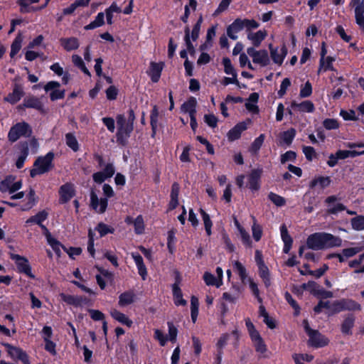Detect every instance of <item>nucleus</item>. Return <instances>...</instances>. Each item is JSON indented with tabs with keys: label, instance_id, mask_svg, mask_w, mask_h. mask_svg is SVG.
<instances>
[{
	"label": "nucleus",
	"instance_id": "1",
	"mask_svg": "<svg viewBox=\"0 0 364 364\" xmlns=\"http://www.w3.org/2000/svg\"><path fill=\"white\" fill-rule=\"evenodd\" d=\"M342 245V239L331 233L318 232L311 234L306 239V246L313 250H321Z\"/></svg>",
	"mask_w": 364,
	"mask_h": 364
},
{
	"label": "nucleus",
	"instance_id": "2",
	"mask_svg": "<svg viewBox=\"0 0 364 364\" xmlns=\"http://www.w3.org/2000/svg\"><path fill=\"white\" fill-rule=\"evenodd\" d=\"M104 197L98 198L94 191L90 192V208L99 214L104 213L108 206V199L114 196L115 193L112 187L107 183L102 186Z\"/></svg>",
	"mask_w": 364,
	"mask_h": 364
},
{
	"label": "nucleus",
	"instance_id": "3",
	"mask_svg": "<svg viewBox=\"0 0 364 364\" xmlns=\"http://www.w3.org/2000/svg\"><path fill=\"white\" fill-rule=\"evenodd\" d=\"M303 327L305 333L307 334L309 339L307 344L309 346L314 348H321L327 346L330 340L324 335H323L318 330L312 329L307 319H304Z\"/></svg>",
	"mask_w": 364,
	"mask_h": 364
},
{
	"label": "nucleus",
	"instance_id": "4",
	"mask_svg": "<svg viewBox=\"0 0 364 364\" xmlns=\"http://www.w3.org/2000/svg\"><path fill=\"white\" fill-rule=\"evenodd\" d=\"M54 153L48 152L45 156H38L33 163L34 168L30 170V176L34 178L50 171L53 167Z\"/></svg>",
	"mask_w": 364,
	"mask_h": 364
},
{
	"label": "nucleus",
	"instance_id": "5",
	"mask_svg": "<svg viewBox=\"0 0 364 364\" xmlns=\"http://www.w3.org/2000/svg\"><path fill=\"white\" fill-rule=\"evenodd\" d=\"M259 24L254 19H241L240 18H236L231 24L227 28V35L232 40H236L237 36L236 33L246 28L247 30L251 28H258Z\"/></svg>",
	"mask_w": 364,
	"mask_h": 364
},
{
	"label": "nucleus",
	"instance_id": "6",
	"mask_svg": "<svg viewBox=\"0 0 364 364\" xmlns=\"http://www.w3.org/2000/svg\"><path fill=\"white\" fill-rule=\"evenodd\" d=\"M33 134L31 125L25 122H19L10 128L7 138L11 143L17 141L21 137L29 138Z\"/></svg>",
	"mask_w": 364,
	"mask_h": 364
},
{
	"label": "nucleus",
	"instance_id": "7",
	"mask_svg": "<svg viewBox=\"0 0 364 364\" xmlns=\"http://www.w3.org/2000/svg\"><path fill=\"white\" fill-rule=\"evenodd\" d=\"M245 326L255 351L260 354L265 353L267 351V346L250 318H247L245 319Z\"/></svg>",
	"mask_w": 364,
	"mask_h": 364
},
{
	"label": "nucleus",
	"instance_id": "8",
	"mask_svg": "<svg viewBox=\"0 0 364 364\" xmlns=\"http://www.w3.org/2000/svg\"><path fill=\"white\" fill-rule=\"evenodd\" d=\"M10 258L15 262L17 272L19 274H23L30 279H35V275L32 273V268L28 259L20 255L10 254Z\"/></svg>",
	"mask_w": 364,
	"mask_h": 364
},
{
	"label": "nucleus",
	"instance_id": "9",
	"mask_svg": "<svg viewBox=\"0 0 364 364\" xmlns=\"http://www.w3.org/2000/svg\"><path fill=\"white\" fill-rule=\"evenodd\" d=\"M247 53L252 57L254 63L261 67H266L270 63L268 52L265 49L257 50L254 47H250L247 49Z\"/></svg>",
	"mask_w": 364,
	"mask_h": 364
},
{
	"label": "nucleus",
	"instance_id": "10",
	"mask_svg": "<svg viewBox=\"0 0 364 364\" xmlns=\"http://www.w3.org/2000/svg\"><path fill=\"white\" fill-rule=\"evenodd\" d=\"M361 306L355 301L350 299H343L333 302V313H339L343 311H360Z\"/></svg>",
	"mask_w": 364,
	"mask_h": 364
},
{
	"label": "nucleus",
	"instance_id": "11",
	"mask_svg": "<svg viewBox=\"0 0 364 364\" xmlns=\"http://www.w3.org/2000/svg\"><path fill=\"white\" fill-rule=\"evenodd\" d=\"M263 173L262 168H257L251 170L247 176V186L252 192H257L261 188V178Z\"/></svg>",
	"mask_w": 364,
	"mask_h": 364
},
{
	"label": "nucleus",
	"instance_id": "12",
	"mask_svg": "<svg viewBox=\"0 0 364 364\" xmlns=\"http://www.w3.org/2000/svg\"><path fill=\"white\" fill-rule=\"evenodd\" d=\"M58 193L60 204L68 203L76 194L75 185L71 182L64 183L59 188Z\"/></svg>",
	"mask_w": 364,
	"mask_h": 364
},
{
	"label": "nucleus",
	"instance_id": "13",
	"mask_svg": "<svg viewBox=\"0 0 364 364\" xmlns=\"http://www.w3.org/2000/svg\"><path fill=\"white\" fill-rule=\"evenodd\" d=\"M3 346L6 348L7 353L11 358L18 359L23 364H30L28 355L23 349L8 343H3Z\"/></svg>",
	"mask_w": 364,
	"mask_h": 364
},
{
	"label": "nucleus",
	"instance_id": "14",
	"mask_svg": "<svg viewBox=\"0 0 364 364\" xmlns=\"http://www.w3.org/2000/svg\"><path fill=\"white\" fill-rule=\"evenodd\" d=\"M181 278L178 272H176L175 283L172 284V293L173 297L174 304L178 306H186L187 304L186 300L183 298V293L179 287Z\"/></svg>",
	"mask_w": 364,
	"mask_h": 364
},
{
	"label": "nucleus",
	"instance_id": "15",
	"mask_svg": "<svg viewBox=\"0 0 364 364\" xmlns=\"http://www.w3.org/2000/svg\"><path fill=\"white\" fill-rule=\"evenodd\" d=\"M133 129L134 127L132 124H127L126 127H118L116 133L117 144L123 146H126Z\"/></svg>",
	"mask_w": 364,
	"mask_h": 364
},
{
	"label": "nucleus",
	"instance_id": "16",
	"mask_svg": "<svg viewBox=\"0 0 364 364\" xmlns=\"http://www.w3.org/2000/svg\"><path fill=\"white\" fill-rule=\"evenodd\" d=\"M24 95L25 92L22 85L19 83H14L13 85L12 92L4 97V101L10 103L11 105H15L20 101Z\"/></svg>",
	"mask_w": 364,
	"mask_h": 364
},
{
	"label": "nucleus",
	"instance_id": "17",
	"mask_svg": "<svg viewBox=\"0 0 364 364\" xmlns=\"http://www.w3.org/2000/svg\"><path fill=\"white\" fill-rule=\"evenodd\" d=\"M60 296L64 302L75 307L81 306L82 304H87L89 302V299L83 296H74L63 293L60 294Z\"/></svg>",
	"mask_w": 364,
	"mask_h": 364
},
{
	"label": "nucleus",
	"instance_id": "18",
	"mask_svg": "<svg viewBox=\"0 0 364 364\" xmlns=\"http://www.w3.org/2000/svg\"><path fill=\"white\" fill-rule=\"evenodd\" d=\"M247 129V125L245 122H240L236 124L227 134L228 141H233L239 139L241 137L242 132L245 131Z\"/></svg>",
	"mask_w": 364,
	"mask_h": 364
},
{
	"label": "nucleus",
	"instance_id": "19",
	"mask_svg": "<svg viewBox=\"0 0 364 364\" xmlns=\"http://www.w3.org/2000/svg\"><path fill=\"white\" fill-rule=\"evenodd\" d=\"M26 203L23 204L20 208L21 211H28L38 203L39 198L36 196L35 190L31 187L29 188V191L26 195Z\"/></svg>",
	"mask_w": 364,
	"mask_h": 364
},
{
	"label": "nucleus",
	"instance_id": "20",
	"mask_svg": "<svg viewBox=\"0 0 364 364\" xmlns=\"http://www.w3.org/2000/svg\"><path fill=\"white\" fill-rule=\"evenodd\" d=\"M23 106L27 108H32L44 113L43 104L39 98L36 96H29L23 99Z\"/></svg>",
	"mask_w": 364,
	"mask_h": 364
},
{
	"label": "nucleus",
	"instance_id": "21",
	"mask_svg": "<svg viewBox=\"0 0 364 364\" xmlns=\"http://www.w3.org/2000/svg\"><path fill=\"white\" fill-rule=\"evenodd\" d=\"M281 237L284 242L283 252L288 254L292 247L293 239L289 234L287 228L284 224L280 226Z\"/></svg>",
	"mask_w": 364,
	"mask_h": 364
},
{
	"label": "nucleus",
	"instance_id": "22",
	"mask_svg": "<svg viewBox=\"0 0 364 364\" xmlns=\"http://www.w3.org/2000/svg\"><path fill=\"white\" fill-rule=\"evenodd\" d=\"M269 48L270 50L271 58L274 63L276 64L282 65L287 54V49L286 46H283L281 48V54L278 53V48H274L272 44L269 45Z\"/></svg>",
	"mask_w": 364,
	"mask_h": 364
},
{
	"label": "nucleus",
	"instance_id": "23",
	"mask_svg": "<svg viewBox=\"0 0 364 364\" xmlns=\"http://www.w3.org/2000/svg\"><path fill=\"white\" fill-rule=\"evenodd\" d=\"M136 300V294L134 291L128 290L120 294L119 296L118 305L119 307H125L132 304Z\"/></svg>",
	"mask_w": 364,
	"mask_h": 364
},
{
	"label": "nucleus",
	"instance_id": "24",
	"mask_svg": "<svg viewBox=\"0 0 364 364\" xmlns=\"http://www.w3.org/2000/svg\"><path fill=\"white\" fill-rule=\"evenodd\" d=\"M355 317L353 314H348L344 318L341 326V331L344 335H352L351 329L353 328L355 324Z\"/></svg>",
	"mask_w": 364,
	"mask_h": 364
},
{
	"label": "nucleus",
	"instance_id": "25",
	"mask_svg": "<svg viewBox=\"0 0 364 364\" xmlns=\"http://www.w3.org/2000/svg\"><path fill=\"white\" fill-rule=\"evenodd\" d=\"M159 112L157 105H154L150 113V125L151 128V136L154 138L159 127Z\"/></svg>",
	"mask_w": 364,
	"mask_h": 364
},
{
	"label": "nucleus",
	"instance_id": "26",
	"mask_svg": "<svg viewBox=\"0 0 364 364\" xmlns=\"http://www.w3.org/2000/svg\"><path fill=\"white\" fill-rule=\"evenodd\" d=\"M162 70L163 63H158L155 62H151L150 63V70L148 75L153 82L156 83L159 81Z\"/></svg>",
	"mask_w": 364,
	"mask_h": 364
},
{
	"label": "nucleus",
	"instance_id": "27",
	"mask_svg": "<svg viewBox=\"0 0 364 364\" xmlns=\"http://www.w3.org/2000/svg\"><path fill=\"white\" fill-rule=\"evenodd\" d=\"M291 107L293 109H298L302 112L311 113L315 110L314 103L310 100H305L301 103H297L296 101H293L291 103Z\"/></svg>",
	"mask_w": 364,
	"mask_h": 364
},
{
	"label": "nucleus",
	"instance_id": "28",
	"mask_svg": "<svg viewBox=\"0 0 364 364\" xmlns=\"http://www.w3.org/2000/svg\"><path fill=\"white\" fill-rule=\"evenodd\" d=\"M48 218V212L46 210L38 212L36 215L31 216L26 221V224H36L38 226L43 225V222Z\"/></svg>",
	"mask_w": 364,
	"mask_h": 364
},
{
	"label": "nucleus",
	"instance_id": "29",
	"mask_svg": "<svg viewBox=\"0 0 364 364\" xmlns=\"http://www.w3.org/2000/svg\"><path fill=\"white\" fill-rule=\"evenodd\" d=\"M61 46L66 51H71L79 48V41L75 37L62 38L60 40Z\"/></svg>",
	"mask_w": 364,
	"mask_h": 364
},
{
	"label": "nucleus",
	"instance_id": "30",
	"mask_svg": "<svg viewBox=\"0 0 364 364\" xmlns=\"http://www.w3.org/2000/svg\"><path fill=\"white\" fill-rule=\"evenodd\" d=\"M111 316L120 323L127 326V327H131L133 324V321L129 319L124 314L120 312L119 311L113 309L110 311Z\"/></svg>",
	"mask_w": 364,
	"mask_h": 364
},
{
	"label": "nucleus",
	"instance_id": "31",
	"mask_svg": "<svg viewBox=\"0 0 364 364\" xmlns=\"http://www.w3.org/2000/svg\"><path fill=\"white\" fill-rule=\"evenodd\" d=\"M331 180L329 176H318L317 178H314L309 183V188H314L318 184L320 186L321 188H326L329 186L331 184Z\"/></svg>",
	"mask_w": 364,
	"mask_h": 364
},
{
	"label": "nucleus",
	"instance_id": "32",
	"mask_svg": "<svg viewBox=\"0 0 364 364\" xmlns=\"http://www.w3.org/2000/svg\"><path fill=\"white\" fill-rule=\"evenodd\" d=\"M105 24V13L100 12L96 16L94 21H91L89 24L86 25L84 27V29L86 31L93 30L95 28H99Z\"/></svg>",
	"mask_w": 364,
	"mask_h": 364
},
{
	"label": "nucleus",
	"instance_id": "33",
	"mask_svg": "<svg viewBox=\"0 0 364 364\" xmlns=\"http://www.w3.org/2000/svg\"><path fill=\"white\" fill-rule=\"evenodd\" d=\"M266 36V31L259 30L255 33L248 34L247 38L252 41L254 47H259Z\"/></svg>",
	"mask_w": 364,
	"mask_h": 364
},
{
	"label": "nucleus",
	"instance_id": "34",
	"mask_svg": "<svg viewBox=\"0 0 364 364\" xmlns=\"http://www.w3.org/2000/svg\"><path fill=\"white\" fill-rule=\"evenodd\" d=\"M40 0H18L17 4L20 6V12L22 14L36 12L37 11L33 10L34 6H30L31 4L39 2Z\"/></svg>",
	"mask_w": 364,
	"mask_h": 364
},
{
	"label": "nucleus",
	"instance_id": "35",
	"mask_svg": "<svg viewBox=\"0 0 364 364\" xmlns=\"http://www.w3.org/2000/svg\"><path fill=\"white\" fill-rule=\"evenodd\" d=\"M265 139L264 134H261L259 136H257L253 142L251 144L249 151L252 155H256L258 154L259 149H261L264 141Z\"/></svg>",
	"mask_w": 364,
	"mask_h": 364
},
{
	"label": "nucleus",
	"instance_id": "36",
	"mask_svg": "<svg viewBox=\"0 0 364 364\" xmlns=\"http://www.w3.org/2000/svg\"><path fill=\"white\" fill-rule=\"evenodd\" d=\"M258 274L266 287L271 284L269 270L266 264L258 267Z\"/></svg>",
	"mask_w": 364,
	"mask_h": 364
},
{
	"label": "nucleus",
	"instance_id": "37",
	"mask_svg": "<svg viewBox=\"0 0 364 364\" xmlns=\"http://www.w3.org/2000/svg\"><path fill=\"white\" fill-rule=\"evenodd\" d=\"M65 138L66 145L69 148L75 152L79 150V143L73 133L69 132L65 134Z\"/></svg>",
	"mask_w": 364,
	"mask_h": 364
},
{
	"label": "nucleus",
	"instance_id": "38",
	"mask_svg": "<svg viewBox=\"0 0 364 364\" xmlns=\"http://www.w3.org/2000/svg\"><path fill=\"white\" fill-rule=\"evenodd\" d=\"M95 230L99 232L101 237H105L107 234H113L115 231L114 228L108 225L100 222L97 224Z\"/></svg>",
	"mask_w": 364,
	"mask_h": 364
},
{
	"label": "nucleus",
	"instance_id": "39",
	"mask_svg": "<svg viewBox=\"0 0 364 364\" xmlns=\"http://www.w3.org/2000/svg\"><path fill=\"white\" fill-rule=\"evenodd\" d=\"M328 269V266L326 264H324L321 267L316 269V270H311L309 269L307 272H305L303 270H299V272L301 275H306V274L314 276L316 278H320L321 276H323L325 272Z\"/></svg>",
	"mask_w": 364,
	"mask_h": 364
},
{
	"label": "nucleus",
	"instance_id": "40",
	"mask_svg": "<svg viewBox=\"0 0 364 364\" xmlns=\"http://www.w3.org/2000/svg\"><path fill=\"white\" fill-rule=\"evenodd\" d=\"M16 178L14 175L6 176L0 183V191L2 193L9 191Z\"/></svg>",
	"mask_w": 364,
	"mask_h": 364
},
{
	"label": "nucleus",
	"instance_id": "41",
	"mask_svg": "<svg viewBox=\"0 0 364 364\" xmlns=\"http://www.w3.org/2000/svg\"><path fill=\"white\" fill-rule=\"evenodd\" d=\"M48 244L51 247L54 252L58 257L61 255V248L66 250V247L57 239L53 237L47 241Z\"/></svg>",
	"mask_w": 364,
	"mask_h": 364
},
{
	"label": "nucleus",
	"instance_id": "42",
	"mask_svg": "<svg viewBox=\"0 0 364 364\" xmlns=\"http://www.w3.org/2000/svg\"><path fill=\"white\" fill-rule=\"evenodd\" d=\"M184 41L186 43V46L187 47V52L190 53L191 55H193L195 53V48L191 43V36H190V28L188 26H186L184 28Z\"/></svg>",
	"mask_w": 364,
	"mask_h": 364
},
{
	"label": "nucleus",
	"instance_id": "43",
	"mask_svg": "<svg viewBox=\"0 0 364 364\" xmlns=\"http://www.w3.org/2000/svg\"><path fill=\"white\" fill-rule=\"evenodd\" d=\"M284 298L288 304L294 309V315L297 316L300 314L301 308L298 304L297 301L293 299L290 293L287 291L284 294Z\"/></svg>",
	"mask_w": 364,
	"mask_h": 364
},
{
	"label": "nucleus",
	"instance_id": "44",
	"mask_svg": "<svg viewBox=\"0 0 364 364\" xmlns=\"http://www.w3.org/2000/svg\"><path fill=\"white\" fill-rule=\"evenodd\" d=\"M350 223L352 228L357 231L364 230V215H358L351 218Z\"/></svg>",
	"mask_w": 364,
	"mask_h": 364
},
{
	"label": "nucleus",
	"instance_id": "45",
	"mask_svg": "<svg viewBox=\"0 0 364 364\" xmlns=\"http://www.w3.org/2000/svg\"><path fill=\"white\" fill-rule=\"evenodd\" d=\"M296 136V130L294 128L284 131L282 134L283 141L288 146L291 145Z\"/></svg>",
	"mask_w": 364,
	"mask_h": 364
},
{
	"label": "nucleus",
	"instance_id": "46",
	"mask_svg": "<svg viewBox=\"0 0 364 364\" xmlns=\"http://www.w3.org/2000/svg\"><path fill=\"white\" fill-rule=\"evenodd\" d=\"M21 43L22 38L21 37V34L17 36L16 38L14 40L13 43L11 46V52L10 56L11 58H14L21 50Z\"/></svg>",
	"mask_w": 364,
	"mask_h": 364
},
{
	"label": "nucleus",
	"instance_id": "47",
	"mask_svg": "<svg viewBox=\"0 0 364 364\" xmlns=\"http://www.w3.org/2000/svg\"><path fill=\"white\" fill-rule=\"evenodd\" d=\"M197 100L194 97H190L187 101L183 102L181 107V109L183 112L186 113L191 109L196 108Z\"/></svg>",
	"mask_w": 364,
	"mask_h": 364
},
{
	"label": "nucleus",
	"instance_id": "48",
	"mask_svg": "<svg viewBox=\"0 0 364 364\" xmlns=\"http://www.w3.org/2000/svg\"><path fill=\"white\" fill-rule=\"evenodd\" d=\"M134 232L137 235H141L144 232V221L141 215H139L134 220Z\"/></svg>",
	"mask_w": 364,
	"mask_h": 364
},
{
	"label": "nucleus",
	"instance_id": "49",
	"mask_svg": "<svg viewBox=\"0 0 364 364\" xmlns=\"http://www.w3.org/2000/svg\"><path fill=\"white\" fill-rule=\"evenodd\" d=\"M203 21V16L200 15L198 19L193 27L191 34L190 33V36L193 41H196L199 37L200 30Z\"/></svg>",
	"mask_w": 364,
	"mask_h": 364
},
{
	"label": "nucleus",
	"instance_id": "50",
	"mask_svg": "<svg viewBox=\"0 0 364 364\" xmlns=\"http://www.w3.org/2000/svg\"><path fill=\"white\" fill-rule=\"evenodd\" d=\"M268 198L277 206L282 207L286 204V200L282 196L270 192L268 195Z\"/></svg>",
	"mask_w": 364,
	"mask_h": 364
},
{
	"label": "nucleus",
	"instance_id": "51",
	"mask_svg": "<svg viewBox=\"0 0 364 364\" xmlns=\"http://www.w3.org/2000/svg\"><path fill=\"white\" fill-rule=\"evenodd\" d=\"M223 64L224 65V72L227 75H237V72L232 65L231 60L229 58L225 57L223 58Z\"/></svg>",
	"mask_w": 364,
	"mask_h": 364
},
{
	"label": "nucleus",
	"instance_id": "52",
	"mask_svg": "<svg viewBox=\"0 0 364 364\" xmlns=\"http://www.w3.org/2000/svg\"><path fill=\"white\" fill-rule=\"evenodd\" d=\"M234 267L237 272V274L242 282H245V280L247 277V274L245 267L242 265L241 262L239 261H236L234 264Z\"/></svg>",
	"mask_w": 364,
	"mask_h": 364
},
{
	"label": "nucleus",
	"instance_id": "53",
	"mask_svg": "<svg viewBox=\"0 0 364 364\" xmlns=\"http://www.w3.org/2000/svg\"><path fill=\"white\" fill-rule=\"evenodd\" d=\"M296 159V153L294 151H287L281 155L280 161L282 164H286L287 161L294 162Z\"/></svg>",
	"mask_w": 364,
	"mask_h": 364
},
{
	"label": "nucleus",
	"instance_id": "54",
	"mask_svg": "<svg viewBox=\"0 0 364 364\" xmlns=\"http://www.w3.org/2000/svg\"><path fill=\"white\" fill-rule=\"evenodd\" d=\"M17 149L19 151L18 156L27 158L29 154L28 142L27 141H21L17 145Z\"/></svg>",
	"mask_w": 364,
	"mask_h": 364
},
{
	"label": "nucleus",
	"instance_id": "55",
	"mask_svg": "<svg viewBox=\"0 0 364 364\" xmlns=\"http://www.w3.org/2000/svg\"><path fill=\"white\" fill-rule=\"evenodd\" d=\"M340 115L346 121H357L358 119L353 109H350L349 111L342 109L341 110Z\"/></svg>",
	"mask_w": 364,
	"mask_h": 364
},
{
	"label": "nucleus",
	"instance_id": "56",
	"mask_svg": "<svg viewBox=\"0 0 364 364\" xmlns=\"http://www.w3.org/2000/svg\"><path fill=\"white\" fill-rule=\"evenodd\" d=\"M303 153L304 154L306 159L309 161H311L314 158L317 157L315 149L310 146H304L303 147Z\"/></svg>",
	"mask_w": 364,
	"mask_h": 364
},
{
	"label": "nucleus",
	"instance_id": "57",
	"mask_svg": "<svg viewBox=\"0 0 364 364\" xmlns=\"http://www.w3.org/2000/svg\"><path fill=\"white\" fill-rule=\"evenodd\" d=\"M318 285L319 284L314 281H309L307 283H304L301 285V287L303 289L309 291L311 294L315 296L317 289L318 288Z\"/></svg>",
	"mask_w": 364,
	"mask_h": 364
},
{
	"label": "nucleus",
	"instance_id": "58",
	"mask_svg": "<svg viewBox=\"0 0 364 364\" xmlns=\"http://www.w3.org/2000/svg\"><path fill=\"white\" fill-rule=\"evenodd\" d=\"M292 358L296 363V360L299 362L306 361V362H311L314 357L312 355L307 354V353H301V354H296L294 353L292 355Z\"/></svg>",
	"mask_w": 364,
	"mask_h": 364
},
{
	"label": "nucleus",
	"instance_id": "59",
	"mask_svg": "<svg viewBox=\"0 0 364 364\" xmlns=\"http://www.w3.org/2000/svg\"><path fill=\"white\" fill-rule=\"evenodd\" d=\"M323 126L327 130L336 129L339 127V123L335 119L328 118L323 120Z\"/></svg>",
	"mask_w": 364,
	"mask_h": 364
},
{
	"label": "nucleus",
	"instance_id": "60",
	"mask_svg": "<svg viewBox=\"0 0 364 364\" xmlns=\"http://www.w3.org/2000/svg\"><path fill=\"white\" fill-rule=\"evenodd\" d=\"M252 237L257 242L259 241L262 236V228L261 225L255 222L252 226Z\"/></svg>",
	"mask_w": 364,
	"mask_h": 364
},
{
	"label": "nucleus",
	"instance_id": "61",
	"mask_svg": "<svg viewBox=\"0 0 364 364\" xmlns=\"http://www.w3.org/2000/svg\"><path fill=\"white\" fill-rule=\"evenodd\" d=\"M249 282L250 289L252 294L255 296L259 303H262V299L259 296V290L258 289L257 284L251 278L249 279Z\"/></svg>",
	"mask_w": 364,
	"mask_h": 364
},
{
	"label": "nucleus",
	"instance_id": "62",
	"mask_svg": "<svg viewBox=\"0 0 364 364\" xmlns=\"http://www.w3.org/2000/svg\"><path fill=\"white\" fill-rule=\"evenodd\" d=\"M105 93L108 100H114L117 97L119 90L114 85H110L105 90Z\"/></svg>",
	"mask_w": 364,
	"mask_h": 364
},
{
	"label": "nucleus",
	"instance_id": "63",
	"mask_svg": "<svg viewBox=\"0 0 364 364\" xmlns=\"http://www.w3.org/2000/svg\"><path fill=\"white\" fill-rule=\"evenodd\" d=\"M196 140L198 141L200 144H202L205 146L207 152L209 154H211V155L214 154V153H215L214 147L209 142V141L207 139L204 138L202 136H198L196 137Z\"/></svg>",
	"mask_w": 364,
	"mask_h": 364
},
{
	"label": "nucleus",
	"instance_id": "64",
	"mask_svg": "<svg viewBox=\"0 0 364 364\" xmlns=\"http://www.w3.org/2000/svg\"><path fill=\"white\" fill-rule=\"evenodd\" d=\"M312 94V86L309 81H307L304 86L300 90L299 95L301 97H308Z\"/></svg>",
	"mask_w": 364,
	"mask_h": 364
}]
</instances>
